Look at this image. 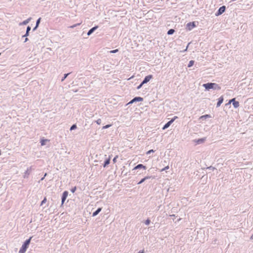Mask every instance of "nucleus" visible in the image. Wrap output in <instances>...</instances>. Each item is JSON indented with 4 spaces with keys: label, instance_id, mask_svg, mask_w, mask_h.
<instances>
[{
    "label": "nucleus",
    "instance_id": "f257e3e1",
    "mask_svg": "<svg viewBox=\"0 0 253 253\" xmlns=\"http://www.w3.org/2000/svg\"><path fill=\"white\" fill-rule=\"evenodd\" d=\"M33 238V237H30L29 239H27L23 244V245H22V247H21V248L20 249L19 251V253H25L27 250V249H28L30 244V242H31V241L32 240V238Z\"/></svg>",
    "mask_w": 253,
    "mask_h": 253
},
{
    "label": "nucleus",
    "instance_id": "f03ea898",
    "mask_svg": "<svg viewBox=\"0 0 253 253\" xmlns=\"http://www.w3.org/2000/svg\"><path fill=\"white\" fill-rule=\"evenodd\" d=\"M203 86L206 89L209 90L210 89H213L215 90H220L221 89L220 86L218 84L215 83H207L205 84Z\"/></svg>",
    "mask_w": 253,
    "mask_h": 253
},
{
    "label": "nucleus",
    "instance_id": "7ed1b4c3",
    "mask_svg": "<svg viewBox=\"0 0 253 253\" xmlns=\"http://www.w3.org/2000/svg\"><path fill=\"white\" fill-rule=\"evenodd\" d=\"M143 100V98L141 97L136 96L134 97L132 100H131L128 103L126 104V105H128L129 104H132L134 102L142 101Z\"/></svg>",
    "mask_w": 253,
    "mask_h": 253
},
{
    "label": "nucleus",
    "instance_id": "20e7f679",
    "mask_svg": "<svg viewBox=\"0 0 253 253\" xmlns=\"http://www.w3.org/2000/svg\"><path fill=\"white\" fill-rule=\"evenodd\" d=\"M206 140V137L200 138L198 139H194L192 142L194 143L195 145L203 144Z\"/></svg>",
    "mask_w": 253,
    "mask_h": 253
},
{
    "label": "nucleus",
    "instance_id": "39448f33",
    "mask_svg": "<svg viewBox=\"0 0 253 253\" xmlns=\"http://www.w3.org/2000/svg\"><path fill=\"white\" fill-rule=\"evenodd\" d=\"M68 195V192L65 191L63 192L61 197V205H63Z\"/></svg>",
    "mask_w": 253,
    "mask_h": 253
},
{
    "label": "nucleus",
    "instance_id": "423d86ee",
    "mask_svg": "<svg viewBox=\"0 0 253 253\" xmlns=\"http://www.w3.org/2000/svg\"><path fill=\"white\" fill-rule=\"evenodd\" d=\"M153 78V75H149L148 76H146L143 80L142 82V84H147L148 82L150 81L151 79Z\"/></svg>",
    "mask_w": 253,
    "mask_h": 253
},
{
    "label": "nucleus",
    "instance_id": "0eeeda50",
    "mask_svg": "<svg viewBox=\"0 0 253 253\" xmlns=\"http://www.w3.org/2000/svg\"><path fill=\"white\" fill-rule=\"evenodd\" d=\"M225 8H226L225 6H222L221 7H220L219 8L218 11L215 13V15L217 16L222 14L223 12H224Z\"/></svg>",
    "mask_w": 253,
    "mask_h": 253
},
{
    "label": "nucleus",
    "instance_id": "6e6552de",
    "mask_svg": "<svg viewBox=\"0 0 253 253\" xmlns=\"http://www.w3.org/2000/svg\"><path fill=\"white\" fill-rule=\"evenodd\" d=\"M174 122V119H171L167 122L163 127V129H165L168 128L170 125Z\"/></svg>",
    "mask_w": 253,
    "mask_h": 253
},
{
    "label": "nucleus",
    "instance_id": "1a4fd4ad",
    "mask_svg": "<svg viewBox=\"0 0 253 253\" xmlns=\"http://www.w3.org/2000/svg\"><path fill=\"white\" fill-rule=\"evenodd\" d=\"M98 28V26H95L92 28H91L87 32V36H90L92 34L97 28Z\"/></svg>",
    "mask_w": 253,
    "mask_h": 253
},
{
    "label": "nucleus",
    "instance_id": "9d476101",
    "mask_svg": "<svg viewBox=\"0 0 253 253\" xmlns=\"http://www.w3.org/2000/svg\"><path fill=\"white\" fill-rule=\"evenodd\" d=\"M41 18L40 17L39 18H38L37 19V20L36 21V25L34 27V28L33 29V31H36L37 28H38L39 26V24L41 22Z\"/></svg>",
    "mask_w": 253,
    "mask_h": 253
},
{
    "label": "nucleus",
    "instance_id": "9b49d317",
    "mask_svg": "<svg viewBox=\"0 0 253 253\" xmlns=\"http://www.w3.org/2000/svg\"><path fill=\"white\" fill-rule=\"evenodd\" d=\"M146 169V167L144 166L142 164H138L137 165V166H136L134 168H133V170L134 169Z\"/></svg>",
    "mask_w": 253,
    "mask_h": 253
},
{
    "label": "nucleus",
    "instance_id": "f8f14e48",
    "mask_svg": "<svg viewBox=\"0 0 253 253\" xmlns=\"http://www.w3.org/2000/svg\"><path fill=\"white\" fill-rule=\"evenodd\" d=\"M31 30V28L30 26H27L26 29V32L25 35H24L22 37H27L29 35V32Z\"/></svg>",
    "mask_w": 253,
    "mask_h": 253
},
{
    "label": "nucleus",
    "instance_id": "ddd939ff",
    "mask_svg": "<svg viewBox=\"0 0 253 253\" xmlns=\"http://www.w3.org/2000/svg\"><path fill=\"white\" fill-rule=\"evenodd\" d=\"M102 210L101 208H98L95 211L92 213V216L94 217L96 216Z\"/></svg>",
    "mask_w": 253,
    "mask_h": 253
},
{
    "label": "nucleus",
    "instance_id": "4468645a",
    "mask_svg": "<svg viewBox=\"0 0 253 253\" xmlns=\"http://www.w3.org/2000/svg\"><path fill=\"white\" fill-rule=\"evenodd\" d=\"M110 163V156L109 157L108 159H107L104 162L103 167L105 168L107 166H108Z\"/></svg>",
    "mask_w": 253,
    "mask_h": 253
},
{
    "label": "nucleus",
    "instance_id": "2eb2a0df",
    "mask_svg": "<svg viewBox=\"0 0 253 253\" xmlns=\"http://www.w3.org/2000/svg\"><path fill=\"white\" fill-rule=\"evenodd\" d=\"M31 169V168H28L26 171L25 172L24 177V178H27L30 174V170Z\"/></svg>",
    "mask_w": 253,
    "mask_h": 253
},
{
    "label": "nucleus",
    "instance_id": "dca6fc26",
    "mask_svg": "<svg viewBox=\"0 0 253 253\" xmlns=\"http://www.w3.org/2000/svg\"><path fill=\"white\" fill-rule=\"evenodd\" d=\"M31 19V18L30 17V18H28L27 19L23 21L22 22L20 23L19 25H27L30 22Z\"/></svg>",
    "mask_w": 253,
    "mask_h": 253
},
{
    "label": "nucleus",
    "instance_id": "f3484780",
    "mask_svg": "<svg viewBox=\"0 0 253 253\" xmlns=\"http://www.w3.org/2000/svg\"><path fill=\"white\" fill-rule=\"evenodd\" d=\"M223 97H220L219 99H218V101L217 103V107H219L221 105V104L223 102Z\"/></svg>",
    "mask_w": 253,
    "mask_h": 253
},
{
    "label": "nucleus",
    "instance_id": "a211bd4d",
    "mask_svg": "<svg viewBox=\"0 0 253 253\" xmlns=\"http://www.w3.org/2000/svg\"><path fill=\"white\" fill-rule=\"evenodd\" d=\"M49 141V140L47 139H42L41 140V144L42 146H43L45 145L46 142Z\"/></svg>",
    "mask_w": 253,
    "mask_h": 253
},
{
    "label": "nucleus",
    "instance_id": "6ab92c4d",
    "mask_svg": "<svg viewBox=\"0 0 253 253\" xmlns=\"http://www.w3.org/2000/svg\"><path fill=\"white\" fill-rule=\"evenodd\" d=\"M210 117H211V116L210 115H205L201 116L200 117V119L203 120H205V119L210 118Z\"/></svg>",
    "mask_w": 253,
    "mask_h": 253
},
{
    "label": "nucleus",
    "instance_id": "aec40b11",
    "mask_svg": "<svg viewBox=\"0 0 253 253\" xmlns=\"http://www.w3.org/2000/svg\"><path fill=\"white\" fill-rule=\"evenodd\" d=\"M175 32V30L173 29H170L169 30H168L167 32V34L168 35H172Z\"/></svg>",
    "mask_w": 253,
    "mask_h": 253
},
{
    "label": "nucleus",
    "instance_id": "412c9836",
    "mask_svg": "<svg viewBox=\"0 0 253 253\" xmlns=\"http://www.w3.org/2000/svg\"><path fill=\"white\" fill-rule=\"evenodd\" d=\"M233 105L234 108H237L239 106V102L238 101H236L233 103Z\"/></svg>",
    "mask_w": 253,
    "mask_h": 253
},
{
    "label": "nucleus",
    "instance_id": "4be33fe9",
    "mask_svg": "<svg viewBox=\"0 0 253 253\" xmlns=\"http://www.w3.org/2000/svg\"><path fill=\"white\" fill-rule=\"evenodd\" d=\"M70 74V73L65 74L64 76L61 79V82H63L65 80V79L68 76V75Z\"/></svg>",
    "mask_w": 253,
    "mask_h": 253
},
{
    "label": "nucleus",
    "instance_id": "5701e85b",
    "mask_svg": "<svg viewBox=\"0 0 253 253\" xmlns=\"http://www.w3.org/2000/svg\"><path fill=\"white\" fill-rule=\"evenodd\" d=\"M76 128H77V125L76 124H74L71 126L70 130H73L75 129Z\"/></svg>",
    "mask_w": 253,
    "mask_h": 253
},
{
    "label": "nucleus",
    "instance_id": "b1692460",
    "mask_svg": "<svg viewBox=\"0 0 253 253\" xmlns=\"http://www.w3.org/2000/svg\"><path fill=\"white\" fill-rule=\"evenodd\" d=\"M112 126V125L111 124H109V125H107L106 126H104L102 127V129H107L109 127H110V126Z\"/></svg>",
    "mask_w": 253,
    "mask_h": 253
},
{
    "label": "nucleus",
    "instance_id": "393cba45",
    "mask_svg": "<svg viewBox=\"0 0 253 253\" xmlns=\"http://www.w3.org/2000/svg\"><path fill=\"white\" fill-rule=\"evenodd\" d=\"M118 51H119V49H116L110 51L109 52L110 53H116L118 52Z\"/></svg>",
    "mask_w": 253,
    "mask_h": 253
},
{
    "label": "nucleus",
    "instance_id": "a878e982",
    "mask_svg": "<svg viewBox=\"0 0 253 253\" xmlns=\"http://www.w3.org/2000/svg\"><path fill=\"white\" fill-rule=\"evenodd\" d=\"M150 222H151L149 218H148L147 219H146V220L145 221V222H144V223H145V224L146 225H149V224L150 223Z\"/></svg>",
    "mask_w": 253,
    "mask_h": 253
},
{
    "label": "nucleus",
    "instance_id": "bb28decb",
    "mask_svg": "<svg viewBox=\"0 0 253 253\" xmlns=\"http://www.w3.org/2000/svg\"><path fill=\"white\" fill-rule=\"evenodd\" d=\"M144 177H145L146 180H147V179H150V178H152V179H154L155 178V177L153 176H145Z\"/></svg>",
    "mask_w": 253,
    "mask_h": 253
},
{
    "label": "nucleus",
    "instance_id": "cd10ccee",
    "mask_svg": "<svg viewBox=\"0 0 253 253\" xmlns=\"http://www.w3.org/2000/svg\"><path fill=\"white\" fill-rule=\"evenodd\" d=\"M95 122L98 125H100L101 124L102 121L101 119H98L96 121H95Z\"/></svg>",
    "mask_w": 253,
    "mask_h": 253
},
{
    "label": "nucleus",
    "instance_id": "c85d7f7f",
    "mask_svg": "<svg viewBox=\"0 0 253 253\" xmlns=\"http://www.w3.org/2000/svg\"><path fill=\"white\" fill-rule=\"evenodd\" d=\"M145 177L142 178L140 181L138 183V184H140L141 183H142L143 182H144L145 181Z\"/></svg>",
    "mask_w": 253,
    "mask_h": 253
},
{
    "label": "nucleus",
    "instance_id": "c756f323",
    "mask_svg": "<svg viewBox=\"0 0 253 253\" xmlns=\"http://www.w3.org/2000/svg\"><path fill=\"white\" fill-rule=\"evenodd\" d=\"M76 189H77V188L76 186H75L71 189V191L72 193H74L76 191Z\"/></svg>",
    "mask_w": 253,
    "mask_h": 253
},
{
    "label": "nucleus",
    "instance_id": "7c9ffc66",
    "mask_svg": "<svg viewBox=\"0 0 253 253\" xmlns=\"http://www.w3.org/2000/svg\"><path fill=\"white\" fill-rule=\"evenodd\" d=\"M153 152H154V151L153 149H151V150H149L148 151H147V152H146V154H147V155H148V154H151V153H153Z\"/></svg>",
    "mask_w": 253,
    "mask_h": 253
},
{
    "label": "nucleus",
    "instance_id": "2f4dec72",
    "mask_svg": "<svg viewBox=\"0 0 253 253\" xmlns=\"http://www.w3.org/2000/svg\"><path fill=\"white\" fill-rule=\"evenodd\" d=\"M207 169H211V170H213L214 169H215V168L214 167H212V166H210V167H207Z\"/></svg>",
    "mask_w": 253,
    "mask_h": 253
},
{
    "label": "nucleus",
    "instance_id": "473e14b6",
    "mask_svg": "<svg viewBox=\"0 0 253 253\" xmlns=\"http://www.w3.org/2000/svg\"><path fill=\"white\" fill-rule=\"evenodd\" d=\"M190 22L187 23V24H186V29H187V30H190Z\"/></svg>",
    "mask_w": 253,
    "mask_h": 253
},
{
    "label": "nucleus",
    "instance_id": "72a5a7b5",
    "mask_svg": "<svg viewBox=\"0 0 253 253\" xmlns=\"http://www.w3.org/2000/svg\"><path fill=\"white\" fill-rule=\"evenodd\" d=\"M46 201V198H44L43 200L42 201L41 205H42L44 203H45Z\"/></svg>",
    "mask_w": 253,
    "mask_h": 253
},
{
    "label": "nucleus",
    "instance_id": "f704fd0d",
    "mask_svg": "<svg viewBox=\"0 0 253 253\" xmlns=\"http://www.w3.org/2000/svg\"><path fill=\"white\" fill-rule=\"evenodd\" d=\"M196 26V25L195 22H191V27H195Z\"/></svg>",
    "mask_w": 253,
    "mask_h": 253
},
{
    "label": "nucleus",
    "instance_id": "c9c22d12",
    "mask_svg": "<svg viewBox=\"0 0 253 253\" xmlns=\"http://www.w3.org/2000/svg\"><path fill=\"white\" fill-rule=\"evenodd\" d=\"M80 24H81L80 23H78V24H76L73 25V26H71L70 27V28H74L76 27L77 26L80 25Z\"/></svg>",
    "mask_w": 253,
    "mask_h": 253
},
{
    "label": "nucleus",
    "instance_id": "e433bc0d",
    "mask_svg": "<svg viewBox=\"0 0 253 253\" xmlns=\"http://www.w3.org/2000/svg\"><path fill=\"white\" fill-rule=\"evenodd\" d=\"M143 84H142V82H141V84L138 86H137V89H139L140 88H141Z\"/></svg>",
    "mask_w": 253,
    "mask_h": 253
},
{
    "label": "nucleus",
    "instance_id": "4c0bfd02",
    "mask_svg": "<svg viewBox=\"0 0 253 253\" xmlns=\"http://www.w3.org/2000/svg\"><path fill=\"white\" fill-rule=\"evenodd\" d=\"M118 158V156H116V157H115L114 158V159H113V162L114 163H116V161H117V159Z\"/></svg>",
    "mask_w": 253,
    "mask_h": 253
},
{
    "label": "nucleus",
    "instance_id": "58836bf2",
    "mask_svg": "<svg viewBox=\"0 0 253 253\" xmlns=\"http://www.w3.org/2000/svg\"><path fill=\"white\" fill-rule=\"evenodd\" d=\"M236 101H235V98H233V99H232L231 100H230L229 103L232 102L233 103L234 102H235Z\"/></svg>",
    "mask_w": 253,
    "mask_h": 253
},
{
    "label": "nucleus",
    "instance_id": "ea45409f",
    "mask_svg": "<svg viewBox=\"0 0 253 253\" xmlns=\"http://www.w3.org/2000/svg\"><path fill=\"white\" fill-rule=\"evenodd\" d=\"M169 169V166H167L165 168H164L162 170H166V169Z\"/></svg>",
    "mask_w": 253,
    "mask_h": 253
},
{
    "label": "nucleus",
    "instance_id": "a19ab883",
    "mask_svg": "<svg viewBox=\"0 0 253 253\" xmlns=\"http://www.w3.org/2000/svg\"><path fill=\"white\" fill-rule=\"evenodd\" d=\"M194 61L193 60H191V67L194 64Z\"/></svg>",
    "mask_w": 253,
    "mask_h": 253
},
{
    "label": "nucleus",
    "instance_id": "79ce46f5",
    "mask_svg": "<svg viewBox=\"0 0 253 253\" xmlns=\"http://www.w3.org/2000/svg\"><path fill=\"white\" fill-rule=\"evenodd\" d=\"M25 38H26L25 39L24 42H27L29 40V39L27 37H25Z\"/></svg>",
    "mask_w": 253,
    "mask_h": 253
},
{
    "label": "nucleus",
    "instance_id": "37998d69",
    "mask_svg": "<svg viewBox=\"0 0 253 253\" xmlns=\"http://www.w3.org/2000/svg\"><path fill=\"white\" fill-rule=\"evenodd\" d=\"M144 253V250H142L140 251L138 253Z\"/></svg>",
    "mask_w": 253,
    "mask_h": 253
},
{
    "label": "nucleus",
    "instance_id": "c03bdc74",
    "mask_svg": "<svg viewBox=\"0 0 253 253\" xmlns=\"http://www.w3.org/2000/svg\"><path fill=\"white\" fill-rule=\"evenodd\" d=\"M46 174H46V173H45L44 174V176H43V177H42V178H41V180H43V179L44 178V177H45V176L46 175Z\"/></svg>",
    "mask_w": 253,
    "mask_h": 253
},
{
    "label": "nucleus",
    "instance_id": "a18cd8bd",
    "mask_svg": "<svg viewBox=\"0 0 253 253\" xmlns=\"http://www.w3.org/2000/svg\"><path fill=\"white\" fill-rule=\"evenodd\" d=\"M189 45H190V42H188V44H187V47H186V49H187V48H188V47H189Z\"/></svg>",
    "mask_w": 253,
    "mask_h": 253
},
{
    "label": "nucleus",
    "instance_id": "49530a36",
    "mask_svg": "<svg viewBox=\"0 0 253 253\" xmlns=\"http://www.w3.org/2000/svg\"><path fill=\"white\" fill-rule=\"evenodd\" d=\"M169 216L170 217H172V218H174V217H175V215L174 214H171V215H170Z\"/></svg>",
    "mask_w": 253,
    "mask_h": 253
},
{
    "label": "nucleus",
    "instance_id": "de8ad7c7",
    "mask_svg": "<svg viewBox=\"0 0 253 253\" xmlns=\"http://www.w3.org/2000/svg\"><path fill=\"white\" fill-rule=\"evenodd\" d=\"M169 216L170 217H172V218H174V217H175V215L174 214H171V215H170Z\"/></svg>",
    "mask_w": 253,
    "mask_h": 253
},
{
    "label": "nucleus",
    "instance_id": "09e8293b",
    "mask_svg": "<svg viewBox=\"0 0 253 253\" xmlns=\"http://www.w3.org/2000/svg\"><path fill=\"white\" fill-rule=\"evenodd\" d=\"M177 118V116H174L173 118H172V119H174V121Z\"/></svg>",
    "mask_w": 253,
    "mask_h": 253
},
{
    "label": "nucleus",
    "instance_id": "8fccbe9b",
    "mask_svg": "<svg viewBox=\"0 0 253 253\" xmlns=\"http://www.w3.org/2000/svg\"><path fill=\"white\" fill-rule=\"evenodd\" d=\"M187 67H190V62H189V63L187 65Z\"/></svg>",
    "mask_w": 253,
    "mask_h": 253
},
{
    "label": "nucleus",
    "instance_id": "3c124183",
    "mask_svg": "<svg viewBox=\"0 0 253 253\" xmlns=\"http://www.w3.org/2000/svg\"><path fill=\"white\" fill-rule=\"evenodd\" d=\"M251 239H253V234L252 235L251 237Z\"/></svg>",
    "mask_w": 253,
    "mask_h": 253
},
{
    "label": "nucleus",
    "instance_id": "603ef678",
    "mask_svg": "<svg viewBox=\"0 0 253 253\" xmlns=\"http://www.w3.org/2000/svg\"><path fill=\"white\" fill-rule=\"evenodd\" d=\"M1 55V53H0V55Z\"/></svg>",
    "mask_w": 253,
    "mask_h": 253
}]
</instances>
